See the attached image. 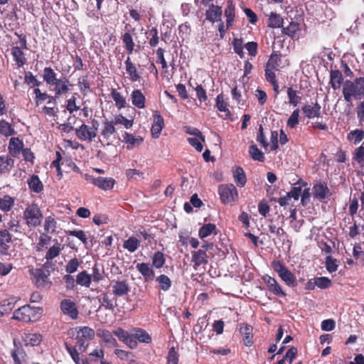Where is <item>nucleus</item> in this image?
<instances>
[{"label":"nucleus","instance_id":"7","mask_svg":"<svg viewBox=\"0 0 364 364\" xmlns=\"http://www.w3.org/2000/svg\"><path fill=\"white\" fill-rule=\"evenodd\" d=\"M28 272L38 288H49L50 287L52 283L50 282L49 272H45L44 269L41 268H31Z\"/></svg>","mask_w":364,"mask_h":364},{"label":"nucleus","instance_id":"30","mask_svg":"<svg viewBox=\"0 0 364 364\" xmlns=\"http://www.w3.org/2000/svg\"><path fill=\"white\" fill-rule=\"evenodd\" d=\"M41 341L42 336L41 333H27L23 336V341L26 346H37L41 343Z\"/></svg>","mask_w":364,"mask_h":364},{"label":"nucleus","instance_id":"29","mask_svg":"<svg viewBox=\"0 0 364 364\" xmlns=\"http://www.w3.org/2000/svg\"><path fill=\"white\" fill-rule=\"evenodd\" d=\"M11 53L18 68H22V66L26 63L27 59L26 58L25 54L21 48L15 46L11 48Z\"/></svg>","mask_w":364,"mask_h":364},{"label":"nucleus","instance_id":"13","mask_svg":"<svg viewBox=\"0 0 364 364\" xmlns=\"http://www.w3.org/2000/svg\"><path fill=\"white\" fill-rule=\"evenodd\" d=\"M75 134L77 137L81 141H92L97 136L95 129L88 127L86 124H82L80 127L76 128Z\"/></svg>","mask_w":364,"mask_h":364},{"label":"nucleus","instance_id":"35","mask_svg":"<svg viewBox=\"0 0 364 364\" xmlns=\"http://www.w3.org/2000/svg\"><path fill=\"white\" fill-rule=\"evenodd\" d=\"M61 251L60 244L57 241L56 243L51 246L47 251L45 255V259L47 260V262L44 264V267H47L49 261L56 258V257L61 253Z\"/></svg>","mask_w":364,"mask_h":364},{"label":"nucleus","instance_id":"26","mask_svg":"<svg viewBox=\"0 0 364 364\" xmlns=\"http://www.w3.org/2000/svg\"><path fill=\"white\" fill-rule=\"evenodd\" d=\"M15 161L9 155L0 156V173H7L14 166Z\"/></svg>","mask_w":364,"mask_h":364},{"label":"nucleus","instance_id":"48","mask_svg":"<svg viewBox=\"0 0 364 364\" xmlns=\"http://www.w3.org/2000/svg\"><path fill=\"white\" fill-rule=\"evenodd\" d=\"M122 40L124 46V48L127 50L128 54L133 53L135 43L133 36L130 33H125L122 36Z\"/></svg>","mask_w":364,"mask_h":364},{"label":"nucleus","instance_id":"34","mask_svg":"<svg viewBox=\"0 0 364 364\" xmlns=\"http://www.w3.org/2000/svg\"><path fill=\"white\" fill-rule=\"evenodd\" d=\"M123 141L127 144V148L130 149L138 146L144 141V139L141 136H135L132 134L124 132L123 135Z\"/></svg>","mask_w":364,"mask_h":364},{"label":"nucleus","instance_id":"12","mask_svg":"<svg viewBox=\"0 0 364 364\" xmlns=\"http://www.w3.org/2000/svg\"><path fill=\"white\" fill-rule=\"evenodd\" d=\"M164 127L165 122L163 116L161 114L160 112H154L151 129L152 137L155 139L159 138Z\"/></svg>","mask_w":364,"mask_h":364},{"label":"nucleus","instance_id":"15","mask_svg":"<svg viewBox=\"0 0 364 364\" xmlns=\"http://www.w3.org/2000/svg\"><path fill=\"white\" fill-rule=\"evenodd\" d=\"M11 242V235L9 230H0V255H9L10 245L8 243Z\"/></svg>","mask_w":364,"mask_h":364},{"label":"nucleus","instance_id":"39","mask_svg":"<svg viewBox=\"0 0 364 364\" xmlns=\"http://www.w3.org/2000/svg\"><path fill=\"white\" fill-rule=\"evenodd\" d=\"M134 331V336L136 341L140 343H149L152 341V338L149 336V333L141 328H135L133 329Z\"/></svg>","mask_w":364,"mask_h":364},{"label":"nucleus","instance_id":"25","mask_svg":"<svg viewBox=\"0 0 364 364\" xmlns=\"http://www.w3.org/2000/svg\"><path fill=\"white\" fill-rule=\"evenodd\" d=\"M145 100L144 93L139 89H134L131 93V101L136 107L142 109L145 107Z\"/></svg>","mask_w":364,"mask_h":364},{"label":"nucleus","instance_id":"5","mask_svg":"<svg viewBox=\"0 0 364 364\" xmlns=\"http://www.w3.org/2000/svg\"><path fill=\"white\" fill-rule=\"evenodd\" d=\"M23 218L26 220L28 226L37 227L41 225L43 215L40 207L33 203L28 205L23 211Z\"/></svg>","mask_w":364,"mask_h":364},{"label":"nucleus","instance_id":"51","mask_svg":"<svg viewBox=\"0 0 364 364\" xmlns=\"http://www.w3.org/2000/svg\"><path fill=\"white\" fill-rule=\"evenodd\" d=\"M99 302L101 304V307H103L105 309L112 310V311L114 310L116 306L107 292H102L100 294Z\"/></svg>","mask_w":364,"mask_h":364},{"label":"nucleus","instance_id":"61","mask_svg":"<svg viewBox=\"0 0 364 364\" xmlns=\"http://www.w3.org/2000/svg\"><path fill=\"white\" fill-rule=\"evenodd\" d=\"M337 260L335 258H333L332 256L328 255L326 258V267L327 269L328 272L333 273L336 272L338 269Z\"/></svg>","mask_w":364,"mask_h":364},{"label":"nucleus","instance_id":"40","mask_svg":"<svg viewBox=\"0 0 364 364\" xmlns=\"http://www.w3.org/2000/svg\"><path fill=\"white\" fill-rule=\"evenodd\" d=\"M348 140L358 144L364 139V129H355L348 133Z\"/></svg>","mask_w":364,"mask_h":364},{"label":"nucleus","instance_id":"56","mask_svg":"<svg viewBox=\"0 0 364 364\" xmlns=\"http://www.w3.org/2000/svg\"><path fill=\"white\" fill-rule=\"evenodd\" d=\"M166 263L164 254L161 251H156L152 256V266L156 269H161Z\"/></svg>","mask_w":364,"mask_h":364},{"label":"nucleus","instance_id":"50","mask_svg":"<svg viewBox=\"0 0 364 364\" xmlns=\"http://www.w3.org/2000/svg\"><path fill=\"white\" fill-rule=\"evenodd\" d=\"M76 283L85 287H90L91 284V275L87 274L86 270H83L77 275Z\"/></svg>","mask_w":364,"mask_h":364},{"label":"nucleus","instance_id":"52","mask_svg":"<svg viewBox=\"0 0 364 364\" xmlns=\"http://www.w3.org/2000/svg\"><path fill=\"white\" fill-rule=\"evenodd\" d=\"M156 280L161 290L168 291L171 287L172 282L168 275L164 274H160L156 278Z\"/></svg>","mask_w":364,"mask_h":364},{"label":"nucleus","instance_id":"20","mask_svg":"<svg viewBox=\"0 0 364 364\" xmlns=\"http://www.w3.org/2000/svg\"><path fill=\"white\" fill-rule=\"evenodd\" d=\"M136 269L145 281L152 280L155 277V272L149 263H138L136 264Z\"/></svg>","mask_w":364,"mask_h":364},{"label":"nucleus","instance_id":"47","mask_svg":"<svg viewBox=\"0 0 364 364\" xmlns=\"http://www.w3.org/2000/svg\"><path fill=\"white\" fill-rule=\"evenodd\" d=\"M353 159L359 166L363 168L364 167V142L357 148H355L353 152Z\"/></svg>","mask_w":364,"mask_h":364},{"label":"nucleus","instance_id":"38","mask_svg":"<svg viewBox=\"0 0 364 364\" xmlns=\"http://www.w3.org/2000/svg\"><path fill=\"white\" fill-rule=\"evenodd\" d=\"M43 78L45 82L50 85H54L57 80V73L50 67H46L43 70Z\"/></svg>","mask_w":364,"mask_h":364},{"label":"nucleus","instance_id":"31","mask_svg":"<svg viewBox=\"0 0 364 364\" xmlns=\"http://www.w3.org/2000/svg\"><path fill=\"white\" fill-rule=\"evenodd\" d=\"M124 64L127 73L129 75L131 81L137 82V80H139L140 78V75L139 74L137 69L132 62V60L129 57L127 58L126 60L124 61Z\"/></svg>","mask_w":364,"mask_h":364},{"label":"nucleus","instance_id":"6","mask_svg":"<svg viewBox=\"0 0 364 364\" xmlns=\"http://www.w3.org/2000/svg\"><path fill=\"white\" fill-rule=\"evenodd\" d=\"M218 193L221 202L225 205L232 204L238 200L237 189L233 184L220 185Z\"/></svg>","mask_w":364,"mask_h":364},{"label":"nucleus","instance_id":"59","mask_svg":"<svg viewBox=\"0 0 364 364\" xmlns=\"http://www.w3.org/2000/svg\"><path fill=\"white\" fill-rule=\"evenodd\" d=\"M179 360L178 352L176 350L174 346L169 348V351L166 357L167 364H178Z\"/></svg>","mask_w":364,"mask_h":364},{"label":"nucleus","instance_id":"22","mask_svg":"<svg viewBox=\"0 0 364 364\" xmlns=\"http://www.w3.org/2000/svg\"><path fill=\"white\" fill-rule=\"evenodd\" d=\"M54 92L58 96L66 94L70 92V86L72 84L70 83L69 79L66 77H61L57 79L56 82L54 84Z\"/></svg>","mask_w":364,"mask_h":364},{"label":"nucleus","instance_id":"10","mask_svg":"<svg viewBox=\"0 0 364 364\" xmlns=\"http://www.w3.org/2000/svg\"><path fill=\"white\" fill-rule=\"evenodd\" d=\"M312 194L315 198L320 201H323L331 196V192L329 190L326 182L319 181L314 185L312 188Z\"/></svg>","mask_w":364,"mask_h":364},{"label":"nucleus","instance_id":"43","mask_svg":"<svg viewBox=\"0 0 364 364\" xmlns=\"http://www.w3.org/2000/svg\"><path fill=\"white\" fill-rule=\"evenodd\" d=\"M249 154L250 157L254 161H257L260 162H263L265 161L264 154L259 150L257 145L252 144L249 146Z\"/></svg>","mask_w":364,"mask_h":364},{"label":"nucleus","instance_id":"14","mask_svg":"<svg viewBox=\"0 0 364 364\" xmlns=\"http://www.w3.org/2000/svg\"><path fill=\"white\" fill-rule=\"evenodd\" d=\"M61 311L73 319L77 318L78 311L75 302L70 299H63L60 303Z\"/></svg>","mask_w":364,"mask_h":364},{"label":"nucleus","instance_id":"28","mask_svg":"<svg viewBox=\"0 0 364 364\" xmlns=\"http://www.w3.org/2000/svg\"><path fill=\"white\" fill-rule=\"evenodd\" d=\"M343 82V77L340 70L334 69L330 72V82L333 90L340 89Z\"/></svg>","mask_w":364,"mask_h":364},{"label":"nucleus","instance_id":"16","mask_svg":"<svg viewBox=\"0 0 364 364\" xmlns=\"http://www.w3.org/2000/svg\"><path fill=\"white\" fill-rule=\"evenodd\" d=\"M191 261L193 264V269H197L198 267L208 263V256L205 250L198 249L191 252Z\"/></svg>","mask_w":364,"mask_h":364},{"label":"nucleus","instance_id":"55","mask_svg":"<svg viewBox=\"0 0 364 364\" xmlns=\"http://www.w3.org/2000/svg\"><path fill=\"white\" fill-rule=\"evenodd\" d=\"M215 229L216 226L215 224H205L199 229L198 236L201 239L206 238V237L210 235L212 232H215Z\"/></svg>","mask_w":364,"mask_h":364},{"label":"nucleus","instance_id":"49","mask_svg":"<svg viewBox=\"0 0 364 364\" xmlns=\"http://www.w3.org/2000/svg\"><path fill=\"white\" fill-rule=\"evenodd\" d=\"M15 205L14 198L11 196L6 195L0 198V209L3 211L7 212L11 210Z\"/></svg>","mask_w":364,"mask_h":364},{"label":"nucleus","instance_id":"24","mask_svg":"<svg viewBox=\"0 0 364 364\" xmlns=\"http://www.w3.org/2000/svg\"><path fill=\"white\" fill-rule=\"evenodd\" d=\"M14 349L11 352V356L13 358L15 364H21L27 356L23 348L21 346V343H17L16 341H14Z\"/></svg>","mask_w":364,"mask_h":364},{"label":"nucleus","instance_id":"23","mask_svg":"<svg viewBox=\"0 0 364 364\" xmlns=\"http://www.w3.org/2000/svg\"><path fill=\"white\" fill-rule=\"evenodd\" d=\"M300 25L297 21H291L287 26H282V32L284 35L291 37L292 39L299 38Z\"/></svg>","mask_w":364,"mask_h":364},{"label":"nucleus","instance_id":"37","mask_svg":"<svg viewBox=\"0 0 364 364\" xmlns=\"http://www.w3.org/2000/svg\"><path fill=\"white\" fill-rule=\"evenodd\" d=\"M115 126L114 121L109 122L105 119L103 122V128L101 133L102 137L107 139H109L112 134L116 132Z\"/></svg>","mask_w":364,"mask_h":364},{"label":"nucleus","instance_id":"42","mask_svg":"<svg viewBox=\"0 0 364 364\" xmlns=\"http://www.w3.org/2000/svg\"><path fill=\"white\" fill-rule=\"evenodd\" d=\"M146 36L150 47L156 48L159 42V36L157 28H152L151 29L148 30L146 33Z\"/></svg>","mask_w":364,"mask_h":364},{"label":"nucleus","instance_id":"4","mask_svg":"<svg viewBox=\"0 0 364 364\" xmlns=\"http://www.w3.org/2000/svg\"><path fill=\"white\" fill-rule=\"evenodd\" d=\"M77 330V346L80 351L85 352L89 346V343L95 338V331L93 328L88 326H80Z\"/></svg>","mask_w":364,"mask_h":364},{"label":"nucleus","instance_id":"21","mask_svg":"<svg viewBox=\"0 0 364 364\" xmlns=\"http://www.w3.org/2000/svg\"><path fill=\"white\" fill-rule=\"evenodd\" d=\"M240 332L243 337L244 344L245 346H252L253 343L252 326L248 323H241Z\"/></svg>","mask_w":364,"mask_h":364},{"label":"nucleus","instance_id":"36","mask_svg":"<svg viewBox=\"0 0 364 364\" xmlns=\"http://www.w3.org/2000/svg\"><path fill=\"white\" fill-rule=\"evenodd\" d=\"M28 186L31 191L41 193L43 190V184L40 178L36 175H32L27 181Z\"/></svg>","mask_w":364,"mask_h":364},{"label":"nucleus","instance_id":"8","mask_svg":"<svg viewBox=\"0 0 364 364\" xmlns=\"http://www.w3.org/2000/svg\"><path fill=\"white\" fill-rule=\"evenodd\" d=\"M86 180L90 181L91 183L97 186L102 191H110L116 184V181L112 177L85 176Z\"/></svg>","mask_w":364,"mask_h":364},{"label":"nucleus","instance_id":"64","mask_svg":"<svg viewBox=\"0 0 364 364\" xmlns=\"http://www.w3.org/2000/svg\"><path fill=\"white\" fill-rule=\"evenodd\" d=\"M114 124H124V127L127 129L131 128L133 126L132 119H129L122 115L115 116L114 118Z\"/></svg>","mask_w":364,"mask_h":364},{"label":"nucleus","instance_id":"32","mask_svg":"<svg viewBox=\"0 0 364 364\" xmlns=\"http://www.w3.org/2000/svg\"><path fill=\"white\" fill-rule=\"evenodd\" d=\"M287 94L289 99V103L294 107H296L301 100L300 92L293 87H287Z\"/></svg>","mask_w":364,"mask_h":364},{"label":"nucleus","instance_id":"54","mask_svg":"<svg viewBox=\"0 0 364 364\" xmlns=\"http://www.w3.org/2000/svg\"><path fill=\"white\" fill-rule=\"evenodd\" d=\"M139 246V240L134 237V236H131V237L125 240L123 243L124 248L131 252V253L135 252Z\"/></svg>","mask_w":364,"mask_h":364},{"label":"nucleus","instance_id":"46","mask_svg":"<svg viewBox=\"0 0 364 364\" xmlns=\"http://www.w3.org/2000/svg\"><path fill=\"white\" fill-rule=\"evenodd\" d=\"M100 336L107 346L111 348L118 346V343L117 342L115 338L113 337L110 331L104 330L102 331V333L100 334Z\"/></svg>","mask_w":364,"mask_h":364},{"label":"nucleus","instance_id":"41","mask_svg":"<svg viewBox=\"0 0 364 364\" xmlns=\"http://www.w3.org/2000/svg\"><path fill=\"white\" fill-rule=\"evenodd\" d=\"M284 20L281 15L272 11L269 15L268 26L272 28H280L283 26Z\"/></svg>","mask_w":364,"mask_h":364},{"label":"nucleus","instance_id":"45","mask_svg":"<svg viewBox=\"0 0 364 364\" xmlns=\"http://www.w3.org/2000/svg\"><path fill=\"white\" fill-rule=\"evenodd\" d=\"M111 97L115 102V105L118 109H122L126 107V99L123 95L117 91L115 88L111 89Z\"/></svg>","mask_w":364,"mask_h":364},{"label":"nucleus","instance_id":"53","mask_svg":"<svg viewBox=\"0 0 364 364\" xmlns=\"http://www.w3.org/2000/svg\"><path fill=\"white\" fill-rule=\"evenodd\" d=\"M215 106L219 112H226L228 114H231L228 108V104L225 102L223 93L219 94L215 98Z\"/></svg>","mask_w":364,"mask_h":364},{"label":"nucleus","instance_id":"58","mask_svg":"<svg viewBox=\"0 0 364 364\" xmlns=\"http://www.w3.org/2000/svg\"><path fill=\"white\" fill-rule=\"evenodd\" d=\"M299 108L294 110L290 117L287 121V126L291 129L295 128L299 124Z\"/></svg>","mask_w":364,"mask_h":364},{"label":"nucleus","instance_id":"1","mask_svg":"<svg viewBox=\"0 0 364 364\" xmlns=\"http://www.w3.org/2000/svg\"><path fill=\"white\" fill-rule=\"evenodd\" d=\"M343 94L345 101L348 102H350L353 97L357 100L364 98V77H357L353 82L346 80Z\"/></svg>","mask_w":364,"mask_h":364},{"label":"nucleus","instance_id":"18","mask_svg":"<svg viewBox=\"0 0 364 364\" xmlns=\"http://www.w3.org/2000/svg\"><path fill=\"white\" fill-rule=\"evenodd\" d=\"M23 147V142L18 137L10 139L8 150L11 157H17L21 153Z\"/></svg>","mask_w":364,"mask_h":364},{"label":"nucleus","instance_id":"57","mask_svg":"<svg viewBox=\"0 0 364 364\" xmlns=\"http://www.w3.org/2000/svg\"><path fill=\"white\" fill-rule=\"evenodd\" d=\"M232 45L235 53L239 55L240 58H243L245 56L243 40L242 38H235L232 41Z\"/></svg>","mask_w":364,"mask_h":364},{"label":"nucleus","instance_id":"44","mask_svg":"<svg viewBox=\"0 0 364 364\" xmlns=\"http://www.w3.org/2000/svg\"><path fill=\"white\" fill-rule=\"evenodd\" d=\"M0 134L4 136H13L15 129L11 123L2 119L0 120Z\"/></svg>","mask_w":364,"mask_h":364},{"label":"nucleus","instance_id":"19","mask_svg":"<svg viewBox=\"0 0 364 364\" xmlns=\"http://www.w3.org/2000/svg\"><path fill=\"white\" fill-rule=\"evenodd\" d=\"M301 109L304 116L308 119L320 117L321 116V107L318 102L314 103L313 106L308 104L304 105L301 107Z\"/></svg>","mask_w":364,"mask_h":364},{"label":"nucleus","instance_id":"62","mask_svg":"<svg viewBox=\"0 0 364 364\" xmlns=\"http://www.w3.org/2000/svg\"><path fill=\"white\" fill-rule=\"evenodd\" d=\"M80 264L77 258H73L66 264L65 269L67 273L73 274L76 272Z\"/></svg>","mask_w":364,"mask_h":364},{"label":"nucleus","instance_id":"11","mask_svg":"<svg viewBox=\"0 0 364 364\" xmlns=\"http://www.w3.org/2000/svg\"><path fill=\"white\" fill-rule=\"evenodd\" d=\"M112 292L116 297H122L128 294L130 288L127 279L111 281Z\"/></svg>","mask_w":364,"mask_h":364},{"label":"nucleus","instance_id":"27","mask_svg":"<svg viewBox=\"0 0 364 364\" xmlns=\"http://www.w3.org/2000/svg\"><path fill=\"white\" fill-rule=\"evenodd\" d=\"M232 176L237 186L244 187L245 186L247 177L242 167H234L232 169Z\"/></svg>","mask_w":364,"mask_h":364},{"label":"nucleus","instance_id":"60","mask_svg":"<svg viewBox=\"0 0 364 364\" xmlns=\"http://www.w3.org/2000/svg\"><path fill=\"white\" fill-rule=\"evenodd\" d=\"M280 61V55L277 53H272L269 57L268 61L267 62L266 65H267L269 68L278 70V68H279Z\"/></svg>","mask_w":364,"mask_h":364},{"label":"nucleus","instance_id":"9","mask_svg":"<svg viewBox=\"0 0 364 364\" xmlns=\"http://www.w3.org/2000/svg\"><path fill=\"white\" fill-rule=\"evenodd\" d=\"M267 290L277 297H286L287 293L284 292L281 285L274 277H269V274H264L262 277Z\"/></svg>","mask_w":364,"mask_h":364},{"label":"nucleus","instance_id":"63","mask_svg":"<svg viewBox=\"0 0 364 364\" xmlns=\"http://www.w3.org/2000/svg\"><path fill=\"white\" fill-rule=\"evenodd\" d=\"M315 284L317 287L323 289L330 287L332 282L328 277H321L315 278Z\"/></svg>","mask_w":364,"mask_h":364},{"label":"nucleus","instance_id":"33","mask_svg":"<svg viewBox=\"0 0 364 364\" xmlns=\"http://www.w3.org/2000/svg\"><path fill=\"white\" fill-rule=\"evenodd\" d=\"M225 16L227 17V29L232 26V23L235 17V6L232 1H228V6L225 10Z\"/></svg>","mask_w":364,"mask_h":364},{"label":"nucleus","instance_id":"2","mask_svg":"<svg viewBox=\"0 0 364 364\" xmlns=\"http://www.w3.org/2000/svg\"><path fill=\"white\" fill-rule=\"evenodd\" d=\"M42 310L41 307H32L26 304L16 309L12 318L22 322H35L41 318Z\"/></svg>","mask_w":364,"mask_h":364},{"label":"nucleus","instance_id":"17","mask_svg":"<svg viewBox=\"0 0 364 364\" xmlns=\"http://www.w3.org/2000/svg\"><path fill=\"white\" fill-rule=\"evenodd\" d=\"M222 15V6L213 4L209 5L205 12L206 20L210 21L212 23L216 21H220Z\"/></svg>","mask_w":364,"mask_h":364},{"label":"nucleus","instance_id":"3","mask_svg":"<svg viewBox=\"0 0 364 364\" xmlns=\"http://www.w3.org/2000/svg\"><path fill=\"white\" fill-rule=\"evenodd\" d=\"M272 267L287 285L290 287H297L298 282L296 276L281 260L274 259L272 262Z\"/></svg>","mask_w":364,"mask_h":364}]
</instances>
